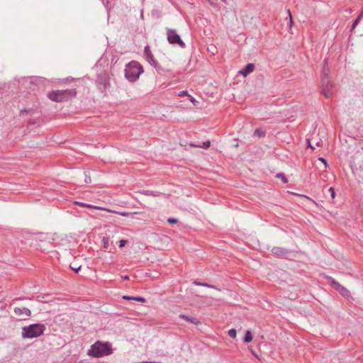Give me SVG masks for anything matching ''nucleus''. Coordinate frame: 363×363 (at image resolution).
<instances>
[{"instance_id":"obj_10","label":"nucleus","mask_w":363,"mask_h":363,"mask_svg":"<svg viewBox=\"0 0 363 363\" xmlns=\"http://www.w3.org/2000/svg\"><path fill=\"white\" fill-rule=\"evenodd\" d=\"M97 82L99 86L106 89L108 85V80L106 74H102L98 76Z\"/></svg>"},{"instance_id":"obj_22","label":"nucleus","mask_w":363,"mask_h":363,"mask_svg":"<svg viewBox=\"0 0 363 363\" xmlns=\"http://www.w3.org/2000/svg\"><path fill=\"white\" fill-rule=\"evenodd\" d=\"M228 334L230 337L235 338L236 337L237 331L235 329L232 328L228 330Z\"/></svg>"},{"instance_id":"obj_26","label":"nucleus","mask_w":363,"mask_h":363,"mask_svg":"<svg viewBox=\"0 0 363 363\" xmlns=\"http://www.w3.org/2000/svg\"><path fill=\"white\" fill-rule=\"evenodd\" d=\"M328 191L330 193L331 198H332L333 199H335V189H334V188H333V187H332V186H331V187H330V188H329V189H328Z\"/></svg>"},{"instance_id":"obj_35","label":"nucleus","mask_w":363,"mask_h":363,"mask_svg":"<svg viewBox=\"0 0 363 363\" xmlns=\"http://www.w3.org/2000/svg\"><path fill=\"white\" fill-rule=\"evenodd\" d=\"M189 100L191 101V102L193 104H196V103L197 102L196 100L193 97L191 96V95L189 96Z\"/></svg>"},{"instance_id":"obj_27","label":"nucleus","mask_w":363,"mask_h":363,"mask_svg":"<svg viewBox=\"0 0 363 363\" xmlns=\"http://www.w3.org/2000/svg\"><path fill=\"white\" fill-rule=\"evenodd\" d=\"M101 1H102L103 4L104 5L105 8L107 9V11H109L110 1L108 0H107V1L101 0Z\"/></svg>"},{"instance_id":"obj_24","label":"nucleus","mask_w":363,"mask_h":363,"mask_svg":"<svg viewBox=\"0 0 363 363\" xmlns=\"http://www.w3.org/2000/svg\"><path fill=\"white\" fill-rule=\"evenodd\" d=\"M277 177L280 178L282 180L283 183H284V184L288 182L286 177H285V175L283 173L277 174Z\"/></svg>"},{"instance_id":"obj_33","label":"nucleus","mask_w":363,"mask_h":363,"mask_svg":"<svg viewBox=\"0 0 363 363\" xmlns=\"http://www.w3.org/2000/svg\"><path fill=\"white\" fill-rule=\"evenodd\" d=\"M178 95H179V96H189V94H188L187 91H180V92L179 93V94H178Z\"/></svg>"},{"instance_id":"obj_1","label":"nucleus","mask_w":363,"mask_h":363,"mask_svg":"<svg viewBox=\"0 0 363 363\" xmlns=\"http://www.w3.org/2000/svg\"><path fill=\"white\" fill-rule=\"evenodd\" d=\"M113 353L111 344L108 342L96 341L88 350V355L93 357H103L108 356Z\"/></svg>"},{"instance_id":"obj_16","label":"nucleus","mask_w":363,"mask_h":363,"mask_svg":"<svg viewBox=\"0 0 363 363\" xmlns=\"http://www.w3.org/2000/svg\"><path fill=\"white\" fill-rule=\"evenodd\" d=\"M23 84L26 85V88L33 89L32 85L34 84L33 77H26L23 79Z\"/></svg>"},{"instance_id":"obj_19","label":"nucleus","mask_w":363,"mask_h":363,"mask_svg":"<svg viewBox=\"0 0 363 363\" xmlns=\"http://www.w3.org/2000/svg\"><path fill=\"white\" fill-rule=\"evenodd\" d=\"M264 134H265V133H264V131H262V130L258 129V128H257V129H256V130H255V132H254V135L257 136V137H259V138H261V137H264Z\"/></svg>"},{"instance_id":"obj_14","label":"nucleus","mask_w":363,"mask_h":363,"mask_svg":"<svg viewBox=\"0 0 363 363\" xmlns=\"http://www.w3.org/2000/svg\"><path fill=\"white\" fill-rule=\"evenodd\" d=\"M323 69H322V77H321V79L323 77H327L328 79V74H329V67L328 66V62H327V60H324L323 61Z\"/></svg>"},{"instance_id":"obj_44","label":"nucleus","mask_w":363,"mask_h":363,"mask_svg":"<svg viewBox=\"0 0 363 363\" xmlns=\"http://www.w3.org/2000/svg\"><path fill=\"white\" fill-rule=\"evenodd\" d=\"M103 240H104V242H105V240H106V242H108V240H107L106 238H103Z\"/></svg>"},{"instance_id":"obj_8","label":"nucleus","mask_w":363,"mask_h":363,"mask_svg":"<svg viewBox=\"0 0 363 363\" xmlns=\"http://www.w3.org/2000/svg\"><path fill=\"white\" fill-rule=\"evenodd\" d=\"M271 252L277 257L285 259H288L291 255V250L280 247H274L272 249Z\"/></svg>"},{"instance_id":"obj_5","label":"nucleus","mask_w":363,"mask_h":363,"mask_svg":"<svg viewBox=\"0 0 363 363\" xmlns=\"http://www.w3.org/2000/svg\"><path fill=\"white\" fill-rule=\"evenodd\" d=\"M167 36L169 43L172 45H178L182 48H185L186 45L181 39L180 36L177 34L176 30L167 28Z\"/></svg>"},{"instance_id":"obj_3","label":"nucleus","mask_w":363,"mask_h":363,"mask_svg":"<svg viewBox=\"0 0 363 363\" xmlns=\"http://www.w3.org/2000/svg\"><path fill=\"white\" fill-rule=\"evenodd\" d=\"M46 328L44 324L34 323L22 328V337L32 339L38 337L43 334Z\"/></svg>"},{"instance_id":"obj_32","label":"nucleus","mask_w":363,"mask_h":363,"mask_svg":"<svg viewBox=\"0 0 363 363\" xmlns=\"http://www.w3.org/2000/svg\"><path fill=\"white\" fill-rule=\"evenodd\" d=\"M360 18H359L357 17V18L353 22L352 25V29H354L358 24Z\"/></svg>"},{"instance_id":"obj_39","label":"nucleus","mask_w":363,"mask_h":363,"mask_svg":"<svg viewBox=\"0 0 363 363\" xmlns=\"http://www.w3.org/2000/svg\"><path fill=\"white\" fill-rule=\"evenodd\" d=\"M129 214H130V213H128V212H123V213H121V215L123 216H127Z\"/></svg>"},{"instance_id":"obj_40","label":"nucleus","mask_w":363,"mask_h":363,"mask_svg":"<svg viewBox=\"0 0 363 363\" xmlns=\"http://www.w3.org/2000/svg\"><path fill=\"white\" fill-rule=\"evenodd\" d=\"M23 298H16L15 299L13 300V303H16V301H18V300H22Z\"/></svg>"},{"instance_id":"obj_4","label":"nucleus","mask_w":363,"mask_h":363,"mask_svg":"<svg viewBox=\"0 0 363 363\" xmlns=\"http://www.w3.org/2000/svg\"><path fill=\"white\" fill-rule=\"evenodd\" d=\"M76 94L75 89H65L52 91L47 96L52 101L62 102L74 98Z\"/></svg>"},{"instance_id":"obj_9","label":"nucleus","mask_w":363,"mask_h":363,"mask_svg":"<svg viewBox=\"0 0 363 363\" xmlns=\"http://www.w3.org/2000/svg\"><path fill=\"white\" fill-rule=\"evenodd\" d=\"M13 312H14L15 315H16L18 316L29 317L31 315L30 310L26 307H23V308L16 307L13 310Z\"/></svg>"},{"instance_id":"obj_6","label":"nucleus","mask_w":363,"mask_h":363,"mask_svg":"<svg viewBox=\"0 0 363 363\" xmlns=\"http://www.w3.org/2000/svg\"><path fill=\"white\" fill-rule=\"evenodd\" d=\"M326 279L330 282V285L333 286L339 293L345 298L350 296V292L345 286H342L335 279L330 276L326 277Z\"/></svg>"},{"instance_id":"obj_17","label":"nucleus","mask_w":363,"mask_h":363,"mask_svg":"<svg viewBox=\"0 0 363 363\" xmlns=\"http://www.w3.org/2000/svg\"><path fill=\"white\" fill-rule=\"evenodd\" d=\"M190 145L191 147H202L203 149H208L211 145V143L209 140H206V141L202 143V145H196V144L191 143Z\"/></svg>"},{"instance_id":"obj_30","label":"nucleus","mask_w":363,"mask_h":363,"mask_svg":"<svg viewBox=\"0 0 363 363\" xmlns=\"http://www.w3.org/2000/svg\"><path fill=\"white\" fill-rule=\"evenodd\" d=\"M126 243H127V240H121L119 241L118 247L120 248H121V247H124Z\"/></svg>"},{"instance_id":"obj_18","label":"nucleus","mask_w":363,"mask_h":363,"mask_svg":"<svg viewBox=\"0 0 363 363\" xmlns=\"http://www.w3.org/2000/svg\"><path fill=\"white\" fill-rule=\"evenodd\" d=\"M252 340V334L250 330H247L245 332L243 341L244 342L248 343Z\"/></svg>"},{"instance_id":"obj_13","label":"nucleus","mask_w":363,"mask_h":363,"mask_svg":"<svg viewBox=\"0 0 363 363\" xmlns=\"http://www.w3.org/2000/svg\"><path fill=\"white\" fill-rule=\"evenodd\" d=\"M145 60L155 69L159 67V64L157 60L154 58L153 55L150 54L145 57Z\"/></svg>"},{"instance_id":"obj_36","label":"nucleus","mask_w":363,"mask_h":363,"mask_svg":"<svg viewBox=\"0 0 363 363\" xmlns=\"http://www.w3.org/2000/svg\"><path fill=\"white\" fill-rule=\"evenodd\" d=\"M318 160L324 164L325 167H327V161L323 157H319Z\"/></svg>"},{"instance_id":"obj_41","label":"nucleus","mask_w":363,"mask_h":363,"mask_svg":"<svg viewBox=\"0 0 363 363\" xmlns=\"http://www.w3.org/2000/svg\"><path fill=\"white\" fill-rule=\"evenodd\" d=\"M362 17H363V11L359 13L358 18L361 19Z\"/></svg>"},{"instance_id":"obj_37","label":"nucleus","mask_w":363,"mask_h":363,"mask_svg":"<svg viewBox=\"0 0 363 363\" xmlns=\"http://www.w3.org/2000/svg\"><path fill=\"white\" fill-rule=\"evenodd\" d=\"M133 296H123V299L128 300V301L133 300Z\"/></svg>"},{"instance_id":"obj_38","label":"nucleus","mask_w":363,"mask_h":363,"mask_svg":"<svg viewBox=\"0 0 363 363\" xmlns=\"http://www.w3.org/2000/svg\"><path fill=\"white\" fill-rule=\"evenodd\" d=\"M307 143L308 147H311L312 150H314L315 147L311 144L310 140L307 139Z\"/></svg>"},{"instance_id":"obj_25","label":"nucleus","mask_w":363,"mask_h":363,"mask_svg":"<svg viewBox=\"0 0 363 363\" xmlns=\"http://www.w3.org/2000/svg\"><path fill=\"white\" fill-rule=\"evenodd\" d=\"M133 300L137 301L138 302L145 303L146 301L145 298L141 296H133Z\"/></svg>"},{"instance_id":"obj_15","label":"nucleus","mask_w":363,"mask_h":363,"mask_svg":"<svg viewBox=\"0 0 363 363\" xmlns=\"http://www.w3.org/2000/svg\"><path fill=\"white\" fill-rule=\"evenodd\" d=\"M140 194L145 196H151L154 197L159 196L161 194V193L159 191H154L150 190H143L140 191Z\"/></svg>"},{"instance_id":"obj_2","label":"nucleus","mask_w":363,"mask_h":363,"mask_svg":"<svg viewBox=\"0 0 363 363\" xmlns=\"http://www.w3.org/2000/svg\"><path fill=\"white\" fill-rule=\"evenodd\" d=\"M143 72L142 65L137 61H131L126 65L125 68V77L130 82H135Z\"/></svg>"},{"instance_id":"obj_42","label":"nucleus","mask_w":363,"mask_h":363,"mask_svg":"<svg viewBox=\"0 0 363 363\" xmlns=\"http://www.w3.org/2000/svg\"><path fill=\"white\" fill-rule=\"evenodd\" d=\"M123 279H125V280H128V279H129V276L125 275V276L123 277Z\"/></svg>"},{"instance_id":"obj_11","label":"nucleus","mask_w":363,"mask_h":363,"mask_svg":"<svg viewBox=\"0 0 363 363\" xmlns=\"http://www.w3.org/2000/svg\"><path fill=\"white\" fill-rule=\"evenodd\" d=\"M255 69V65L252 63H249L246 65L244 68L240 71V73L242 74L244 77H246L251 72H252Z\"/></svg>"},{"instance_id":"obj_20","label":"nucleus","mask_w":363,"mask_h":363,"mask_svg":"<svg viewBox=\"0 0 363 363\" xmlns=\"http://www.w3.org/2000/svg\"><path fill=\"white\" fill-rule=\"evenodd\" d=\"M194 284L197 286H202L208 288H213L214 286L207 283H201L199 281H194Z\"/></svg>"},{"instance_id":"obj_28","label":"nucleus","mask_w":363,"mask_h":363,"mask_svg":"<svg viewBox=\"0 0 363 363\" xmlns=\"http://www.w3.org/2000/svg\"><path fill=\"white\" fill-rule=\"evenodd\" d=\"M167 222L170 224H175L178 222L177 219L174 218H169L167 219Z\"/></svg>"},{"instance_id":"obj_21","label":"nucleus","mask_w":363,"mask_h":363,"mask_svg":"<svg viewBox=\"0 0 363 363\" xmlns=\"http://www.w3.org/2000/svg\"><path fill=\"white\" fill-rule=\"evenodd\" d=\"M74 203H76L78 206H82V207H86V208H95L92 205L87 204L85 203L79 202V201H75Z\"/></svg>"},{"instance_id":"obj_23","label":"nucleus","mask_w":363,"mask_h":363,"mask_svg":"<svg viewBox=\"0 0 363 363\" xmlns=\"http://www.w3.org/2000/svg\"><path fill=\"white\" fill-rule=\"evenodd\" d=\"M152 54V52L150 50V48L149 45H146L144 48V55L145 58L148 56L149 55Z\"/></svg>"},{"instance_id":"obj_43","label":"nucleus","mask_w":363,"mask_h":363,"mask_svg":"<svg viewBox=\"0 0 363 363\" xmlns=\"http://www.w3.org/2000/svg\"><path fill=\"white\" fill-rule=\"evenodd\" d=\"M143 363H161V362H145Z\"/></svg>"},{"instance_id":"obj_12","label":"nucleus","mask_w":363,"mask_h":363,"mask_svg":"<svg viewBox=\"0 0 363 363\" xmlns=\"http://www.w3.org/2000/svg\"><path fill=\"white\" fill-rule=\"evenodd\" d=\"M179 318L184 319L189 323H194L195 325L199 324L200 322L195 318L186 315L185 314H180L179 315Z\"/></svg>"},{"instance_id":"obj_7","label":"nucleus","mask_w":363,"mask_h":363,"mask_svg":"<svg viewBox=\"0 0 363 363\" xmlns=\"http://www.w3.org/2000/svg\"><path fill=\"white\" fill-rule=\"evenodd\" d=\"M322 92L326 98L330 97L334 93V86L330 82L329 79L323 77L321 79Z\"/></svg>"},{"instance_id":"obj_31","label":"nucleus","mask_w":363,"mask_h":363,"mask_svg":"<svg viewBox=\"0 0 363 363\" xmlns=\"http://www.w3.org/2000/svg\"><path fill=\"white\" fill-rule=\"evenodd\" d=\"M84 176H85V179H84L85 182L87 183V184L90 183L91 182V177L89 176H87L86 172H84Z\"/></svg>"},{"instance_id":"obj_34","label":"nucleus","mask_w":363,"mask_h":363,"mask_svg":"<svg viewBox=\"0 0 363 363\" xmlns=\"http://www.w3.org/2000/svg\"><path fill=\"white\" fill-rule=\"evenodd\" d=\"M287 13L289 14V20H290V26H291L292 23H293L292 16H291V13L289 10H288Z\"/></svg>"},{"instance_id":"obj_29","label":"nucleus","mask_w":363,"mask_h":363,"mask_svg":"<svg viewBox=\"0 0 363 363\" xmlns=\"http://www.w3.org/2000/svg\"><path fill=\"white\" fill-rule=\"evenodd\" d=\"M70 268H71L73 271H74L75 272H77H77H79V270L80 269L81 266H80V265H79V266H77V265H73V266H72V265H70Z\"/></svg>"}]
</instances>
